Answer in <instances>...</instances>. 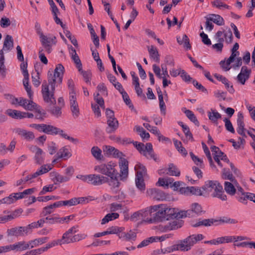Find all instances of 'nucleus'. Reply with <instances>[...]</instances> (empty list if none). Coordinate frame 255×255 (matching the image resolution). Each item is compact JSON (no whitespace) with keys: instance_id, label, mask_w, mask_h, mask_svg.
I'll list each match as a JSON object with an SVG mask.
<instances>
[{"instance_id":"nucleus-1","label":"nucleus","mask_w":255,"mask_h":255,"mask_svg":"<svg viewBox=\"0 0 255 255\" xmlns=\"http://www.w3.org/2000/svg\"><path fill=\"white\" fill-rule=\"evenodd\" d=\"M64 72V67L61 64H58L55 70L54 74L48 75V84L45 82L42 85L41 93L44 101L51 104L56 103V100L54 97L55 84H61L62 82L63 76Z\"/></svg>"},{"instance_id":"nucleus-2","label":"nucleus","mask_w":255,"mask_h":255,"mask_svg":"<svg viewBox=\"0 0 255 255\" xmlns=\"http://www.w3.org/2000/svg\"><path fill=\"white\" fill-rule=\"evenodd\" d=\"M115 166V163L110 162L107 164H102L94 167L95 171L110 177L108 178L107 183L113 188L118 187L120 185L119 178H120V173H118Z\"/></svg>"},{"instance_id":"nucleus-3","label":"nucleus","mask_w":255,"mask_h":255,"mask_svg":"<svg viewBox=\"0 0 255 255\" xmlns=\"http://www.w3.org/2000/svg\"><path fill=\"white\" fill-rule=\"evenodd\" d=\"M30 127L36 129L39 132H44L47 134H59L62 137L67 139L75 144L79 142L78 139L68 135L63 130L51 125L32 124L30 125Z\"/></svg>"},{"instance_id":"nucleus-4","label":"nucleus","mask_w":255,"mask_h":255,"mask_svg":"<svg viewBox=\"0 0 255 255\" xmlns=\"http://www.w3.org/2000/svg\"><path fill=\"white\" fill-rule=\"evenodd\" d=\"M202 189L203 190L204 195L214 191L213 197L218 198L222 201H226L227 199L223 186L217 181L208 180L205 182L204 185L202 187Z\"/></svg>"},{"instance_id":"nucleus-5","label":"nucleus","mask_w":255,"mask_h":255,"mask_svg":"<svg viewBox=\"0 0 255 255\" xmlns=\"http://www.w3.org/2000/svg\"><path fill=\"white\" fill-rule=\"evenodd\" d=\"M204 238V236L201 234H192L183 240L178 241L176 244L177 249L181 252H188Z\"/></svg>"},{"instance_id":"nucleus-6","label":"nucleus","mask_w":255,"mask_h":255,"mask_svg":"<svg viewBox=\"0 0 255 255\" xmlns=\"http://www.w3.org/2000/svg\"><path fill=\"white\" fill-rule=\"evenodd\" d=\"M114 151L112 153V155L114 157L119 158V166L120 168V179L124 180L126 179L128 174V161L123 158L125 156L122 152L120 151L118 149L115 148Z\"/></svg>"},{"instance_id":"nucleus-7","label":"nucleus","mask_w":255,"mask_h":255,"mask_svg":"<svg viewBox=\"0 0 255 255\" xmlns=\"http://www.w3.org/2000/svg\"><path fill=\"white\" fill-rule=\"evenodd\" d=\"M151 209L153 210V212H156V213L153 215V218L150 219V222H152V221L154 222H159L168 220L166 205L160 204L151 206Z\"/></svg>"},{"instance_id":"nucleus-8","label":"nucleus","mask_w":255,"mask_h":255,"mask_svg":"<svg viewBox=\"0 0 255 255\" xmlns=\"http://www.w3.org/2000/svg\"><path fill=\"white\" fill-rule=\"evenodd\" d=\"M136 149L147 159H152L156 162L159 161V158L154 152L152 145L151 143H146V145H144L143 143L139 142L137 144Z\"/></svg>"},{"instance_id":"nucleus-9","label":"nucleus","mask_w":255,"mask_h":255,"mask_svg":"<svg viewBox=\"0 0 255 255\" xmlns=\"http://www.w3.org/2000/svg\"><path fill=\"white\" fill-rule=\"evenodd\" d=\"M5 96L6 98H9L11 100V104H18L26 110H32L34 107L36 106V103L33 102L32 100H28L22 97L19 98H15L10 94L5 95Z\"/></svg>"},{"instance_id":"nucleus-10","label":"nucleus","mask_w":255,"mask_h":255,"mask_svg":"<svg viewBox=\"0 0 255 255\" xmlns=\"http://www.w3.org/2000/svg\"><path fill=\"white\" fill-rule=\"evenodd\" d=\"M76 229V228L74 226L69 229L63 234L61 239H58L52 242L53 246L54 247L58 245H61L72 243V237H73V235L77 232Z\"/></svg>"},{"instance_id":"nucleus-11","label":"nucleus","mask_w":255,"mask_h":255,"mask_svg":"<svg viewBox=\"0 0 255 255\" xmlns=\"http://www.w3.org/2000/svg\"><path fill=\"white\" fill-rule=\"evenodd\" d=\"M203 212L202 207L197 203H193L191 205L190 209L186 211H183L184 218L185 217H195L201 214Z\"/></svg>"},{"instance_id":"nucleus-12","label":"nucleus","mask_w":255,"mask_h":255,"mask_svg":"<svg viewBox=\"0 0 255 255\" xmlns=\"http://www.w3.org/2000/svg\"><path fill=\"white\" fill-rule=\"evenodd\" d=\"M69 101L70 105V109L72 113L73 117L76 119L79 117L80 112L79 108L76 97V94H74L72 93L71 95H69Z\"/></svg>"},{"instance_id":"nucleus-13","label":"nucleus","mask_w":255,"mask_h":255,"mask_svg":"<svg viewBox=\"0 0 255 255\" xmlns=\"http://www.w3.org/2000/svg\"><path fill=\"white\" fill-rule=\"evenodd\" d=\"M240 55V52L239 51H236V52H232L231 55L228 58L226 61L225 60H222L220 62V65L222 67V68L225 71H228L231 69L232 68L230 66V64L234 62V60L236 59L237 57H239V56Z\"/></svg>"},{"instance_id":"nucleus-14","label":"nucleus","mask_w":255,"mask_h":255,"mask_svg":"<svg viewBox=\"0 0 255 255\" xmlns=\"http://www.w3.org/2000/svg\"><path fill=\"white\" fill-rule=\"evenodd\" d=\"M108 178L100 175L90 174L89 183L95 186L107 183Z\"/></svg>"},{"instance_id":"nucleus-15","label":"nucleus","mask_w":255,"mask_h":255,"mask_svg":"<svg viewBox=\"0 0 255 255\" xmlns=\"http://www.w3.org/2000/svg\"><path fill=\"white\" fill-rule=\"evenodd\" d=\"M147 193L157 200H165L167 198V195L162 191L156 188L147 190Z\"/></svg>"},{"instance_id":"nucleus-16","label":"nucleus","mask_w":255,"mask_h":255,"mask_svg":"<svg viewBox=\"0 0 255 255\" xmlns=\"http://www.w3.org/2000/svg\"><path fill=\"white\" fill-rule=\"evenodd\" d=\"M7 232L9 236H14L16 237L23 236L27 234V231L25 227L13 228L7 230Z\"/></svg>"},{"instance_id":"nucleus-17","label":"nucleus","mask_w":255,"mask_h":255,"mask_svg":"<svg viewBox=\"0 0 255 255\" xmlns=\"http://www.w3.org/2000/svg\"><path fill=\"white\" fill-rule=\"evenodd\" d=\"M167 219L169 220L173 219H180L184 218L183 211L177 212L175 208H170L167 206Z\"/></svg>"},{"instance_id":"nucleus-18","label":"nucleus","mask_w":255,"mask_h":255,"mask_svg":"<svg viewBox=\"0 0 255 255\" xmlns=\"http://www.w3.org/2000/svg\"><path fill=\"white\" fill-rule=\"evenodd\" d=\"M223 32L218 31L215 35V38L218 42L217 43L213 45L212 47L216 49L218 51H222L223 47V42L224 41L223 36Z\"/></svg>"},{"instance_id":"nucleus-19","label":"nucleus","mask_w":255,"mask_h":255,"mask_svg":"<svg viewBox=\"0 0 255 255\" xmlns=\"http://www.w3.org/2000/svg\"><path fill=\"white\" fill-rule=\"evenodd\" d=\"M108 127L106 128V131L108 133L114 132L119 127V122L116 118L111 120H107Z\"/></svg>"},{"instance_id":"nucleus-20","label":"nucleus","mask_w":255,"mask_h":255,"mask_svg":"<svg viewBox=\"0 0 255 255\" xmlns=\"http://www.w3.org/2000/svg\"><path fill=\"white\" fill-rule=\"evenodd\" d=\"M211 149L214 155L215 161L218 163L219 166L222 167L223 165L220 162V159L222 158L224 153L222 152L218 147L215 145L211 146Z\"/></svg>"},{"instance_id":"nucleus-21","label":"nucleus","mask_w":255,"mask_h":255,"mask_svg":"<svg viewBox=\"0 0 255 255\" xmlns=\"http://www.w3.org/2000/svg\"><path fill=\"white\" fill-rule=\"evenodd\" d=\"M13 47V40L11 36L9 35H6L3 42V47L0 51H2V53H4V51L8 52L11 50Z\"/></svg>"},{"instance_id":"nucleus-22","label":"nucleus","mask_w":255,"mask_h":255,"mask_svg":"<svg viewBox=\"0 0 255 255\" xmlns=\"http://www.w3.org/2000/svg\"><path fill=\"white\" fill-rule=\"evenodd\" d=\"M136 171V177L143 178L146 175V168L144 165L140 162H137L134 166Z\"/></svg>"},{"instance_id":"nucleus-23","label":"nucleus","mask_w":255,"mask_h":255,"mask_svg":"<svg viewBox=\"0 0 255 255\" xmlns=\"http://www.w3.org/2000/svg\"><path fill=\"white\" fill-rule=\"evenodd\" d=\"M16 132L21 137L27 140H32L35 138L34 133L30 131H27L23 129H18Z\"/></svg>"},{"instance_id":"nucleus-24","label":"nucleus","mask_w":255,"mask_h":255,"mask_svg":"<svg viewBox=\"0 0 255 255\" xmlns=\"http://www.w3.org/2000/svg\"><path fill=\"white\" fill-rule=\"evenodd\" d=\"M73 216H69L63 218H59V217H49L48 221L47 222V223L49 224H54L56 223H63L64 222H67L69 220H71L73 219Z\"/></svg>"},{"instance_id":"nucleus-25","label":"nucleus","mask_w":255,"mask_h":255,"mask_svg":"<svg viewBox=\"0 0 255 255\" xmlns=\"http://www.w3.org/2000/svg\"><path fill=\"white\" fill-rule=\"evenodd\" d=\"M148 51L150 58L156 62L159 63L160 61V55L157 48L154 46L151 45L148 47Z\"/></svg>"},{"instance_id":"nucleus-26","label":"nucleus","mask_w":255,"mask_h":255,"mask_svg":"<svg viewBox=\"0 0 255 255\" xmlns=\"http://www.w3.org/2000/svg\"><path fill=\"white\" fill-rule=\"evenodd\" d=\"M48 239V237H45L31 240L28 242L29 248L32 249L39 245H42L47 242Z\"/></svg>"},{"instance_id":"nucleus-27","label":"nucleus","mask_w":255,"mask_h":255,"mask_svg":"<svg viewBox=\"0 0 255 255\" xmlns=\"http://www.w3.org/2000/svg\"><path fill=\"white\" fill-rule=\"evenodd\" d=\"M56 37L54 36L48 37L43 35L40 37V41L44 47H47L49 45H51V43L55 44L56 42Z\"/></svg>"},{"instance_id":"nucleus-28","label":"nucleus","mask_w":255,"mask_h":255,"mask_svg":"<svg viewBox=\"0 0 255 255\" xmlns=\"http://www.w3.org/2000/svg\"><path fill=\"white\" fill-rule=\"evenodd\" d=\"M235 184L232 182L225 181L224 183V189L226 193L231 196H234L236 193Z\"/></svg>"},{"instance_id":"nucleus-29","label":"nucleus","mask_w":255,"mask_h":255,"mask_svg":"<svg viewBox=\"0 0 255 255\" xmlns=\"http://www.w3.org/2000/svg\"><path fill=\"white\" fill-rule=\"evenodd\" d=\"M177 41L179 44H183L184 47H186L187 49H191V46L190 44L189 39L186 34L183 35L182 37L177 36Z\"/></svg>"},{"instance_id":"nucleus-30","label":"nucleus","mask_w":255,"mask_h":255,"mask_svg":"<svg viewBox=\"0 0 255 255\" xmlns=\"http://www.w3.org/2000/svg\"><path fill=\"white\" fill-rule=\"evenodd\" d=\"M216 219H204L202 220H199L198 222L193 224L192 226L193 227H198L201 226H211V225L216 223Z\"/></svg>"},{"instance_id":"nucleus-31","label":"nucleus","mask_w":255,"mask_h":255,"mask_svg":"<svg viewBox=\"0 0 255 255\" xmlns=\"http://www.w3.org/2000/svg\"><path fill=\"white\" fill-rule=\"evenodd\" d=\"M52 176L53 177V180L55 182V184L57 183H62L68 181L69 180V177H66L59 174L57 172L51 173Z\"/></svg>"},{"instance_id":"nucleus-32","label":"nucleus","mask_w":255,"mask_h":255,"mask_svg":"<svg viewBox=\"0 0 255 255\" xmlns=\"http://www.w3.org/2000/svg\"><path fill=\"white\" fill-rule=\"evenodd\" d=\"M165 171H167L166 172L167 174L171 176H178L180 174V170L172 163L169 164L168 167L165 169Z\"/></svg>"},{"instance_id":"nucleus-33","label":"nucleus","mask_w":255,"mask_h":255,"mask_svg":"<svg viewBox=\"0 0 255 255\" xmlns=\"http://www.w3.org/2000/svg\"><path fill=\"white\" fill-rule=\"evenodd\" d=\"M54 247L52 242L48 244L44 247H42L37 249H35L29 251V255H38L46 251L49 249Z\"/></svg>"},{"instance_id":"nucleus-34","label":"nucleus","mask_w":255,"mask_h":255,"mask_svg":"<svg viewBox=\"0 0 255 255\" xmlns=\"http://www.w3.org/2000/svg\"><path fill=\"white\" fill-rule=\"evenodd\" d=\"M5 114L15 119H22L23 118L22 112L16 110L8 109L6 111Z\"/></svg>"},{"instance_id":"nucleus-35","label":"nucleus","mask_w":255,"mask_h":255,"mask_svg":"<svg viewBox=\"0 0 255 255\" xmlns=\"http://www.w3.org/2000/svg\"><path fill=\"white\" fill-rule=\"evenodd\" d=\"M28 80H29V76H27V73L25 74V77H24L23 80V86L25 88V90L27 93L28 97L29 98V100H32L33 97V92L31 90V87L29 86L28 84Z\"/></svg>"},{"instance_id":"nucleus-36","label":"nucleus","mask_w":255,"mask_h":255,"mask_svg":"<svg viewBox=\"0 0 255 255\" xmlns=\"http://www.w3.org/2000/svg\"><path fill=\"white\" fill-rule=\"evenodd\" d=\"M209 119L213 123L217 125V121L221 118V115L215 110L211 109V112H208Z\"/></svg>"},{"instance_id":"nucleus-37","label":"nucleus","mask_w":255,"mask_h":255,"mask_svg":"<svg viewBox=\"0 0 255 255\" xmlns=\"http://www.w3.org/2000/svg\"><path fill=\"white\" fill-rule=\"evenodd\" d=\"M183 222L182 221L174 220L169 222L165 226V229L167 230H177L182 226Z\"/></svg>"},{"instance_id":"nucleus-38","label":"nucleus","mask_w":255,"mask_h":255,"mask_svg":"<svg viewBox=\"0 0 255 255\" xmlns=\"http://www.w3.org/2000/svg\"><path fill=\"white\" fill-rule=\"evenodd\" d=\"M119 236L120 238H123L126 241H130L131 240H134L136 235L134 232L129 231L127 233H121V234L119 235Z\"/></svg>"},{"instance_id":"nucleus-39","label":"nucleus","mask_w":255,"mask_h":255,"mask_svg":"<svg viewBox=\"0 0 255 255\" xmlns=\"http://www.w3.org/2000/svg\"><path fill=\"white\" fill-rule=\"evenodd\" d=\"M208 19L218 25L224 24V19L218 14H211L209 15Z\"/></svg>"},{"instance_id":"nucleus-40","label":"nucleus","mask_w":255,"mask_h":255,"mask_svg":"<svg viewBox=\"0 0 255 255\" xmlns=\"http://www.w3.org/2000/svg\"><path fill=\"white\" fill-rule=\"evenodd\" d=\"M119 217V214L117 213H111L107 214L101 220V224L104 225L109 221L118 219Z\"/></svg>"},{"instance_id":"nucleus-41","label":"nucleus","mask_w":255,"mask_h":255,"mask_svg":"<svg viewBox=\"0 0 255 255\" xmlns=\"http://www.w3.org/2000/svg\"><path fill=\"white\" fill-rule=\"evenodd\" d=\"M216 223L214 224L216 225H218L220 224H225V223L235 224L238 223L237 220L234 219L229 218L227 217H223L222 218H221L219 220L216 219Z\"/></svg>"},{"instance_id":"nucleus-42","label":"nucleus","mask_w":255,"mask_h":255,"mask_svg":"<svg viewBox=\"0 0 255 255\" xmlns=\"http://www.w3.org/2000/svg\"><path fill=\"white\" fill-rule=\"evenodd\" d=\"M237 132L238 133H241L243 131V129H245V124L244 122V116L242 113H239L238 119H237Z\"/></svg>"},{"instance_id":"nucleus-43","label":"nucleus","mask_w":255,"mask_h":255,"mask_svg":"<svg viewBox=\"0 0 255 255\" xmlns=\"http://www.w3.org/2000/svg\"><path fill=\"white\" fill-rule=\"evenodd\" d=\"M222 178L224 179L229 180L233 183H234L235 182H236V181H237V180L234 177L233 175L231 173H230V172L229 171V170H227L226 168H224L223 169Z\"/></svg>"},{"instance_id":"nucleus-44","label":"nucleus","mask_w":255,"mask_h":255,"mask_svg":"<svg viewBox=\"0 0 255 255\" xmlns=\"http://www.w3.org/2000/svg\"><path fill=\"white\" fill-rule=\"evenodd\" d=\"M178 125L182 127V130L186 135V137L188 138L189 139H191L192 140H193V137L192 133L190 131V129L189 127L184 125L183 122H179L178 123Z\"/></svg>"},{"instance_id":"nucleus-45","label":"nucleus","mask_w":255,"mask_h":255,"mask_svg":"<svg viewBox=\"0 0 255 255\" xmlns=\"http://www.w3.org/2000/svg\"><path fill=\"white\" fill-rule=\"evenodd\" d=\"M249 200L255 203V194L248 192L245 196L241 197L239 198L238 201L242 203H247L246 200Z\"/></svg>"},{"instance_id":"nucleus-46","label":"nucleus","mask_w":255,"mask_h":255,"mask_svg":"<svg viewBox=\"0 0 255 255\" xmlns=\"http://www.w3.org/2000/svg\"><path fill=\"white\" fill-rule=\"evenodd\" d=\"M174 144L177 150L183 156H186L187 155V151L186 149L182 146L181 141H178V140H174Z\"/></svg>"},{"instance_id":"nucleus-47","label":"nucleus","mask_w":255,"mask_h":255,"mask_svg":"<svg viewBox=\"0 0 255 255\" xmlns=\"http://www.w3.org/2000/svg\"><path fill=\"white\" fill-rule=\"evenodd\" d=\"M184 113L187 118L196 126L198 127L199 126V122H198L194 113L191 111L189 110H186Z\"/></svg>"},{"instance_id":"nucleus-48","label":"nucleus","mask_w":255,"mask_h":255,"mask_svg":"<svg viewBox=\"0 0 255 255\" xmlns=\"http://www.w3.org/2000/svg\"><path fill=\"white\" fill-rule=\"evenodd\" d=\"M57 155H58V159L64 157L68 158L71 156V154L69 151L68 149L66 147H63L60 149Z\"/></svg>"},{"instance_id":"nucleus-49","label":"nucleus","mask_w":255,"mask_h":255,"mask_svg":"<svg viewBox=\"0 0 255 255\" xmlns=\"http://www.w3.org/2000/svg\"><path fill=\"white\" fill-rule=\"evenodd\" d=\"M223 32V37L227 43H231L233 41V36L232 31L229 29L228 31H222Z\"/></svg>"},{"instance_id":"nucleus-50","label":"nucleus","mask_w":255,"mask_h":255,"mask_svg":"<svg viewBox=\"0 0 255 255\" xmlns=\"http://www.w3.org/2000/svg\"><path fill=\"white\" fill-rule=\"evenodd\" d=\"M91 153L98 160L101 159L102 157V150L98 146H93L91 148Z\"/></svg>"},{"instance_id":"nucleus-51","label":"nucleus","mask_w":255,"mask_h":255,"mask_svg":"<svg viewBox=\"0 0 255 255\" xmlns=\"http://www.w3.org/2000/svg\"><path fill=\"white\" fill-rule=\"evenodd\" d=\"M52 169L51 165L45 164L40 167V169L35 172L37 177L48 172Z\"/></svg>"},{"instance_id":"nucleus-52","label":"nucleus","mask_w":255,"mask_h":255,"mask_svg":"<svg viewBox=\"0 0 255 255\" xmlns=\"http://www.w3.org/2000/svg\"><path fill=\"white\" fill-rule=\"evenodd\" d=\"M4 56L2 51H0V73L3 76L5 75L6 68L4 64Z\"/></svg>"},{"instance_id":"nucleus-53","label":"nucleus","mask_w":255,"mask_h":255,"mask_svg":"<svg viewBox=\"0 0 255 255\" xmlns=\"http://www.w3.org/2000/svg\"><path fill=\"white\" fill-rule=\"evenodd\" d=\"M43 151L40 149L35 153L34 159L38 164H41L44 162Z\"/></svg>"},{"instance_id":"nucleus-54","label":"nucleus","mask_w":255,"mask_h":255,"mask_svg":"<svg viewBox=\"0 0 255 255\" xmlns=\"http://www.w3.org/2000/svg\"><path fill=\"white\" fill-rule=\"evenodd\" d=\"M54 211V209L52 207V205L50 204L44 207L41 212L40 216V217H45L48 215H49L53 213Z\"/></svg>"},{"instance_id":"nucleus-55","label":"nucleus","mask_w":255,"mask_h":255,"mask_svg":"<svg viewBox=\"0 0 255 255\" xmlns=\"http://www.w3.org/2000/svg\"><path fill=\"white\" fill-rule=\"evenodd\" d=\"M189 191L190 195L192 194L196 196H201L204 195L203 190L202 189V188H200L198 187L190 186Z\"/></svg>"},{"instance_id":"nucleus-56","label":"nucleus","mask_w":255,"mask_h":255,"mask_svg":"<svg viewBox=\"0 0 255 255\" xmlns=\"http://www.w3.org/2000/svg\"><path fill=\"white\" fill-rule=\"evenodd\" d=\"M202 147H203L204 151L209 160L210 166L215 167V165H214V163H213V160H212V157H211V155L210 154V150H209L208 147L207 146V145L204 142L202 143Z\"/></svg>"},{"instance_id":"nucleus-57","label":"nucleus","mask_w":255,"mask_h":255,"mask_svg":"<svg viewBox=\"0 0 255 255\" xmlns=\"http://www.w3.org/2000/svg\"><path fill=\"white\" fill-rule=\"evenodd\" d=\"M16 251H22L29 249L28 242L21 241L16 243Z\"/></svg>"},{"instance_id":"nucleus-58","label":"nucleus","mask_w":255,"mask_h":255,"mask_svg":"<svg viewBox=\"0 0 255 255\" xmlns=\"http://www.w3.org/2000/svg\"><path fill=\"white\" fill-rule=\"evenodd\" d=\"M190 155L192 160L194 162L195 164H196L197 166L201 168H203L204 167V164L202 159L199 158L197 156L195 155L192 152H190Z\"/></svg>"},{"instance_id":"nucleus-59","label":"nucleus","mask_w":255,"mask_h":255,"mask_svg":"<svg viewBox=\"0 0 255 255\" xmlns=\"http://www.w3.org/2000/svg\"><path fill=\"white\" fill-rule=\"evenodd\" d=\"M136 186L140 191H144L145 189V185L144 182L143 178L135 177Z\"/></svg>"},{"instance_id":"nucleus-60","label":"nucleus","mask_w":255,"mask_h":255,"mask_svg":"<svg viewBox=\"0 0 255 255\" xmlns=\"http://www.w3.org/2000/svg\"><path fill=\"white\" fill-rule=\"evenodd\" d=\"M121 94L122 95L123 99L126 104L128 106L129 108H130L131 110H133L134 109L133 105H132L127 93L125 91Z\"/></svg>"},{"instance_id":"nucleus-61","label":"nucleus","mask_w":255,"mask_h":255,"mask_svg":"<svg viewBox=\"0 0 255 255\" xmlns=\"http://www.w3.org/2000/svg\"><path fill=\"white\" fill-rule=\"evenodd\" d=\"M212 3L214 6L221 9L223 8L229 9L230 7L229 5L224 3L220 0H215L214 1L212 2Z\"/></svg>"},{"instance_id":"nucleus-62","label":"nucleus","mask_w":255,"mask_h":255,"mask_svg":"<svg viewBox=\"0 0 255 255\" xmlns=\"http://www.w3.org/2000/svg\"><path fill=\"white\" fill-rule=\"evenodd\" d=\"M173 181L172 178H169L168 179H164L163 178H159L158 182L156 183V185L160 186H164V185L168 186Z\"/></svg>"},{"instance_id":"nucleus-63","label":"nucleus","mask_w":255,"mask_h":255,"mask_svg":"<svg viewBox=\"0 0 255 255\" xmlns=\"http://www.w3.org/2000/svg\"><path fill=\"white\" fill-rule=\"evenodd\" d=\"M214 95L218 101H220L226 100L227 93L220 90H217L214 92Z\"/></svg>"},{"instance_id":"nucleus-64","label":"nucleus","mask_w":255,"mask_h":255,"mask_svg":"<svg viewBox=\"0 0 255 255\" xmlns=\"http://www.w3.org/2000/svg\"><path fill=\"white\" fill-rule=\"evenodd\" d=\"M39 73L36 71L32 73V81L33 84L36 87L39 86L40 82L39 81Z\"/></svg>"}]
</instances>
